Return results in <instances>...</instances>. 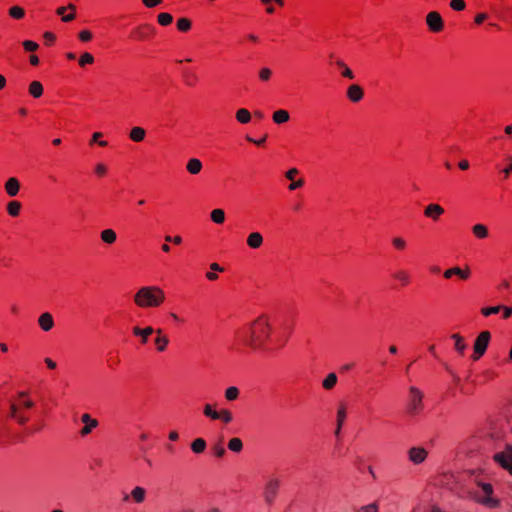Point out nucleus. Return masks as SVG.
I'll return each mask as SVG.
<instances>
[{
    "mask_svg": "<svg viewBox=\"0 0 512 512\" xmlns=\"http://www.w3.org/2000/svg\"><path fill=\"white\" fill-rule=\"evenodd\" d=\"M270 335V325L265 317L255 320L247 331H239L237 337L251 348H259Z\"/></svg>",
    "mask_w": 512,
    "mask_h": 512,
    "instance_id": "f257e3e1",
    "label": "nucleus"
},
{
    "mask_svg": "<svg viewBox=\"0 0 512 512\" xmlns=\"http://www.w3.org/2000/svg\"><path fill=\"white\" fill-rule=\"evenodd\" d=\"M165 301V293L158 286H143L134 295V303L139 308L159 307Z\"/></svg>",
    "mask_w": 512,
    "mask_h": 512,
    "instance_id": "f03ea898",
    "label": "nucleus"
},
{
    "mask_svg": "<svg viewBox=\"0 0 512 512\" xmlns=\"http://www.w3.org/2000/svg\"><path fill=\"white\" fill-rule=\"evenodd\" d=\"M462 493L473 499L476 503L480 502L477 487L480 486V475L476 470H467L461 476Z\"/></svg>",
    "mask_w": 512,
    "mask_h": 512,
    "instance_id": "7ed1b4c3",
    "label": "nucleus"
},
{
    "mask_svg": "<svg viewBox=\"0 0 512 512\" xmlns=\"http://www.w3.org/2000/svg\"><path fill=\"white\" fill-rule=\"evenodd\" d=\"M424 409V393L416 386L408 388L407 413L416 416Z\"/></svg>",
    "mask_w": 512,
    "mask_h": 512,
    "instance_id": "20e7f679",
    "label": "nucleus"
},
{
    "mask_svg": "<svg viewBox=\"0 0 512 512\" xmlns=\"http://www.w3.org/2000/svg\"><path fill=\"white\" fill-rule=\"evenodd\" d=\"M34 402L31 399L23 401H11L9 405L8 416L14 419L19 425H25L29 421V417L20 416V409L22 408H33Z\"/></svg>",
    "mask_w": 512,
    "mask_h": 512,
    "instance_id": "39448f33",
    "label": "nucleus"
},
{
    "mask_svg": "<svg viewBox=\"0 0 512 512\" xmlns=\"http://www.w3.org/2000/svg\"><path fill=\"white\" fill-rule=\"evenodd\" d=\"M493 459L512 475V445H508L504 451L496 453Z\"/></svg>",
    "mask_w": 512,
    "mask_h": 512,
    "instance_id": "423d86ee",
    "label": "nucleus"
},
{
    "mask_svg": "<svg viewBox=\"0 0 512 512\" xmlns=\"http://www.w3.org/2000/svg\"><path fill=\"white\" fill-rule=\"evenodd\" d=\"M499 505L500 499L493 495L492 485L482 483V506L494 509L497 508Z\"/></svg>",
    "mask_w": 512,
    "mask_h": 512,
    "instance_id": "0eeeda50",
    "label": "nucleus"
},
{
    "mask_svg": "<svg viewBox=\"0 0 512 512\" xmlns=\"http://www.w3.org/2000/svg\"><path fill=\"white\" fill-rule=\"evenodd\" d=\"M407 457L412 464L421 465L428 457V450L422 446H412L407 451Z\"/></svg>",
    "mask_w": 512,
    "mask_h": 512,
    "instance_id": "6e6552de",
    "label": "nucleus"
},
{
    "mask_svg": "<svg viewBox=\"0 0 512 512\" xmlns=\"http://www.w3.org/2000/svg\"><path fill=\"white\" fill-rule=\"evenodd\" d=\"M280 487V480L276 477H270L264 487V499L266 503L272 504L276 498L278 489Z\"/></svg>",
    "mask_w": 512,
    "mask_h": 512,
    "instance_id": "1a4fd4ad",
    "label": "nucleus"
},
{
    "mask_svg": "<svg viewBox=\"0 0 512 512\" xmlns=\"http://www.w3.org/2000/svg\"><path fill=\"white\" fill-rule=\"evenodd\" d=\"M426 23L432 32H440L444 27L442 17L436 11H432L427 14Z\"/></svg>",
    "mask_w": 512,
    "mask_h": 512,
    "instance_id": "9d476101",
    "label": "nucleus"
},
{
    "mask_svg": "<svg viewBox=\"0 0 512 512\" xmlns=\"http://www.w3.org/2000/svg\"><path fill=\"white\" fill-rule=\"evenodd\" d=\"M155 33V28L149 24H142L134 28L131 37L137 40H146Z\"/></svg>",
    "mask_w": 512,
    "mask_h": 512,
    "instance_id": "9b49d317",
    "label": "nucleus"
},
{
    "mask_svg": "<svg viewBox=\"0 0 512 512\" xmlns=\"http://www.w3.org/2000/svg\"><path fill=\"white\" fill-rule=\"evenodd\" d=\"M346 95L351 102L357 103L363 99L364 90L360 85L352 84L347 88Z\"/></svg>",
    "mask_w": 512,
    "mask_h": 512,
    "instance_id": "f8f14e48",
    "label": "nucleus"
},
{
    "mask_svg": "<svg viewBox=\"0 0 512 512\" xmlns=\"http://www.w3.org/2000/svg\"><path fill=\"white\" fill-rule=\"evenodd\" d=\"M81 421L85 424V426L81 429V436H86L91 431L98 426V421L93 419L89 414L85 413L81 416Z\"/></svg>",
    "mask_w": 512,
    "mask_h": 512,
    "instance_id": "ddd939ff",
    "label": "nucleus"
},
{
    "mask_svg": "<svg viewBox=\"0 0 512 512\" xmlns=\"http://www.w3.org/2000/svg\"><path fill=\"white\" fill-rule=\"evenodd\" d=\"M38 324L44 332L50 331L54 327V319L51 313L44 312L38 318Z\"/></svg>",
    "mask_w": 512,
    "mask_h": 512,
    "instance_id": "4468645a",
    "label": "nucleus"
},
{
    "mask_svg": "<svg viewBox=\"0 0 512 512\" xmlns=\"http://www.w3.org/2000/svg\"><path fill=\"white\" fill-rule=\"evenodd\" d=\"M443 213L444 209L438 204H429L424 210V215L435 221L438 220Z\"/></svg>",
    "mask_w": 512,
    "mask_h": 512,
    "instance_id": "2eb2a0df",
    "label": "nucleus"
},
{
    "mask_svg": "<svg viewBox=\"0 0 512 512\" xmlns=\"http://www.w3.org/2000/svg\"><path fill=\"white\" fill-rule=\"evenodd\" d=\"M19 190H20V182L18 181L17 178L11 177L6 181L5 191L9 196H11V197L16 196L18 194Z\"/></svg>",
    "mask_w": 512,
    "mask_h": 512,
    "instance_id": "dca6fc26",
    "label": "nucleus"
},
{
    "mask_svg": "<svg viewBox=\"0 0 512 512\" xmlns=\"http://www.w3.org/2000/svg\"><path fill=\"white\" fill-rule=\"evenodd\" d=\"M246 241L251 249H258L262 246L264 239L260 232H252L248 235Z\"/></svg>",
    "mask_w": 512,
    "mask_h": 512,
    "instance_id": "f3484780",
    "label": "nucleus"
},
{
    "mask_svg": "<svg viewBox=\"0 0 512 512\" xmlns=\"http://www.w3.org/2000/svg\"><path fill=\"white\" fill-rule=\"evenodd\" d=\"M132 331L135 336H138L141 338L142 344H146L148 341V337L151 334H153L155 330L151 326H148L146 328H140L138 326H135Z\"/></svg>",
    "mask_w": 512,
    "mask_h": 512,
    "instance_id": "a211bd4d",
    "label": "nucleus"
},
{
    "mask_svg": "<svg viewBox=\"0 0 512 512\" xmlns=\"http://www.w3.org/2000/svg\"><path fill=\"white\" fill-rule=\"evenodd\" d=\"M453 275H456L461 279H467L470 275V270H469V268H466L465 270H463L459 267H453V268L447 269L444 272V277L446 279L451 278Z\"/></svg>",
    "mask_w": 512,
    "mask_h": 512,
    "instance_id": "6ab92c4d",
    "label": "nucleus"
},
{
    "mask_svg": "<svg viewBox=\"0 0 512 512\" xmlns=\"http://www.w3.org/2000/svg\"><path fill=\"white\" fill-rule=\"evenodd\" d=\"M202 162L197 158H191L186 165L187 171L192 175H197L202 170Z\"/></svg>",
    "mask_w": 512,
    "mask_h": 512,
    "instance_id": "aec40b11",
    "label": "nucleus"
},
{
    "mask_svg": "<svg viewBox=\"0 0 512 512\" xmlns=\"http://www.w3.org/2000/svg\"><path fill=\"white\" fill-rule=\"evenodd\" d=\"M146 131L144 128L135 126L130 130L129 138L134 142H141L145 139Z\"/></svg>",
    "mask_w": 512,
    "mask_h": 512,
    "instance_id": "412c9836",
    "label": "nucleus"
},
{
    "mask_svg": "<svg viewBox=\"0 0 512 512\" xmlns=\"http://www.w3.org/2000/svg\"><path fill=\"white\" fill-rule=\"evenodd\" d=\"M451 338L454 340V348L460 354L463 355L464 351L467 348V344L464 342V339L459 334H452Z\"/></svg>",
    "mask_w": 512,
    "mask_h": 512,
    "instance_id": "4be33fe9",
    "label": "nucleus"
},
{
    "mask_svg": "<svg viewBox=\"0 0 512 512\" xmlns=\"http://www.w3.org/2000/svg\"><path fill=\"white\" fill-rule=\"evenodd\" d=\"M335 63L337 65V67L341 70V75L344 78H347L350 80L355 78L354 72L347 66L346 63H344V61L338 59Z\"/></svg>",
    "mask_w": 512,
    "mask_h": 512,
    "instance_id": "5701e85b",
    "label": "nucleus"
},
{
    "mask_svg": "<svg viewBox=\"0 0 512 512\" xmlns=\"http://www.w3.org/2000/svg\"><path fill=\"white\" fill-rule=\"evenodd\" d=\"M101 240L106 244H113L116 239L117 235L116 232L113 229H105L100 234Z\"/></svg>",
    "mask_w": 512,
    "mask_h": 512,
    "instance_id": "b1692460",
    "label": "nucleus"
},
{
    "mask_svg": "<svg viewBox=\"0 0 512 512\" xmlns=\"http://www.w3.org/2000/svg\"><path fill=\"white\" fill-rule=\"evenodd\" d=\"M290 119L288 111L280 109L273 113V121L276 124H283Z\"/></svg>",
    "mask_w": 512,
    "mask_h": 512,
    "instance_id": "393cba45",
    "label": "nucleus"
},
{
    "mask_svg": "<svg viewBox=\"0 0 512 512\" xmlns=\"http://www.w3.org/2000/svg\"><path fill=\"white\" fill-rule=\"evenodd\" d=\"M29 93L34 98H39L43 94V86L39 81H32L29 85Z\"/></svg>",
    "mask_w": 512,
    "mask_h": 512,
    "instance_id": "a878e982",
    "label": "nucleus"
},
{
    "mask_svg": "<svg viewBox=\"0 0 512 512\" xmlns=\"http://www.w3.org/2000/svg\"><path fill=\"white\" fill-rule=\"evenodd\" d=\"M205 449L206 441L203 438H197L191 443V450L196 454L203 453Z\"/></svg>",
    "mask_w": 512,
    "mask_h": 512,
    "instance_id": "bb28decb",
    "label": "nucleus"
},
{
    "mask_svg": "<svg viewBox=\"0 0 512 512\" xmlns=\"http://www.w3.org/2000/svg\"><path fill=\"white\" fill-rule=\"evenodd\" d=\"M347 416V408L344 403H340L338 410H337V416H336V424L338 426H343L345 419Z\"/></svg>",
    "mask_w": 512,
    "mask_h": 512,
    "instance_id": "cd10ccee",
    "label": "nucleus"
},
{
    "mask_svg": "<svg viewBox=\"0 0 512 512\" xmlns=\"http://www.w3.org/2000/svg\"><path fill=\"white\" fill-rule=\"evenodd\" d=\"M146 491L144 488L137 486L132 489L131 496L136 503H142L145 500Z\"/></svg>",
    "mask_w": 512,
    "mask_h": 512,
    "instance_id": "c85d7f7f",
    "label": "nucleus"
},
{
    "mask_svg": "<svg viewBox=\"0 0 512 512\" xmlns=\"http://www.w3.org/2000/svg\"><path fill=\"white\" fill-rule=\"evenodd\" d=\"M156 333L158 334V337L155 339V344L157 345V350L162 352L166 349V346L169 343V340L167 337L161 336V333H162L161 329L156 330Z\"/></svg>",
    "mask_w": 512,
    "mask_h": 512,
    "instance_id": "c756f323",
    "label": "nucleus"
},
{
    "mask_svg": "<svg viewBox=\"0 0 512 512\" xmlns=\"http://www.w3.org/2000/svg\"><path fill=\"white\" fill-rule=\"evenodd\" d=\"M236 119L241 124H247L251 120V114H250V112L247 109L241 108V109H238L237 112H236Z\"/></svg>",
    "mask_w": 512,
    "mask_h": 512,
    "instance_id": "7c9ffc66",
    "label": "nucleus"
},
{
    "mask_svg": "<svg viewBox=\"0 0 512 512\" xmlns=\"http://www.w3.org/2000/svg\"><path fill=\"white\" fill-rule=\"evenodd\" d=\"M337 375L335 373H329L327 377L323 380L322 386L326 390H331L337 383Z\"/></svg>",
    "mask_w": 512,
    "mask_h": 512,
    "instance_id": "2f4dec72",
    "label": "nucleus"
},
{
    "mask_svg": "<svg viewBox=\"0 0 512 512\" xmlns=\"http://www.w3.org/2000/svg\"><path fill=\"white\" fill-rule=\"evenodd\" d=\"M210 217L214 223L222 224L225 221V212L220 208L214 209L211 211Z\"/></svg>",
    "mask_w": 512,
    "mask_h": 512,
    "instance_id": "473e14b6",
    "label": "nucleus"
},
{
    "mask_svg": "<svg viewBox=\"0 0 512 512\" xmlns=\"http://www.w3.org/2000/svg\"><path fill=\"white\" fill-rule=\"evenodd\" d=\"M21 210V203L18 201H11L7 204V212L10 216L16 217L19 215Z\"/></svg>",
    "mask_w": 512,
    "mask_h": 512,
    "instance_id": "72a5a7b5",
    "label": "nucleus"
},
{
    "mask_svg": "<svg viewBox=\"0 0 512 512\" xmlns=\"http://www.w3.org/2000/svg\"><path fill=\"white\" fill-rule=\"evenodd\" d=\"M228 449L233 452H240L243 449V442L240 438H232L228 442Z\"/></svg>",
    "mask_w": 512,
    "mask_h": 512,
    "instance_id": "f704fd0d",
    "label": "nucleus"
},
{
    "mask_svg": "<svg viewBox=\"0 0 512 512\" xmlns=\"http://www.w3.org/2000/svg\"><path fill=\"white\" fill-rule=\"evenodd\" d=\"M191 26V20L186 17L179 18L177 21V28L181 32L189 31L191 29Z\"/></svg>",
    "mask_w": 512,
    "mask_h": 512,
    "instance_id": "c9c22d12",
    "label": "nucleus"
},
{
    "mask_svg": "<svg viewBox=\"0 0 512 512\" xmlns=\"http://www.w3.org/2000/svg\"><path fill=\"white\" fill-rule=\"evenodd\" d=\"M9 15L14 19H22L25 16V10L20 6H12L9 9Z\"/></svg>",
    "mask_w": 512,
    "mask_h": 512,
    "instance_id": "e433bc0d",
    "label": "nucleus"
},
{
    "mask_svg": "<svg viewBox=\"0 0 512 512\" xmlns=\"http://www.w3.org/2000/svg\"><path fill=\"white\" fill-rule=\"evenodd\" d=\"M239 389L235 386H231V387H228L226 390H225V398L228 400V401H234L238 398L239 396Z\"/></svg>",
    "mask_w": 512,
    "mask_h": 512,
    "instance_id": "4c0bfd02",
    "label": "nucleus"
},
{
    "mask_svg": "<svg viewBox=\"0 0 512 512\" xmlns=\"http://www.w3.org/2000/svg\"><path fill=\"white\" fill-rule=\"evenodd\" d=\"M157 20H158V23L162 26H167L169 24L172 23L173 21V16L169 13H160L158 16H157Z\"/></svg>",
    "mask_w": 512,
    "mask_h": 512,
    "instance_id": "58836bf2",
    "label": "nucleus"
},
{
    "mask_svg": "<svg viewBox=\"0 0 512 512\" xmlns=\"http://www.w3.org/2000/svg\"><path fill=\"white\" fill-rule=\"evenodd\" d=\"M203 413L212 420H218V411L214 410L210 404L204 406Z\"/></svg>",
    "mask_w": 512,
    "mask_h": 512,
    "instance_id": "ea45409f",
    "label": "nucleus"
},
{
    "mask_svg": "<svg viewBox=\"0 0 512 512\" xmlns=\"http://www.w3.org/2000/svg\"><path fill=\"white\" fill-rule=\"evenodd\" d=\"M356 512H379V506L377 502H373L359 507Z\"/></svg>",
    "mask_w": 512,
    "mask_h": 512,
    "instance_id": "a19ab883",
    "label": "nucleus"
},
{
    "mask_svg": "<svg viewBox=\"0 0 512 512\" xmlns=\"http://www.w3.org/2000/svg\"><path fill=\"white\" fill-rule=\"evenodd\" d=\"M393 277L397 280H399L400 282H402L404 285L408 284L409 283V275L406 271L404 270H399V271H396L394 274H393Z\"/></svg>",
    "mask_w": 512,
    "mask_h": 512,
    "instance_id": "79ce46f5",
    "label": "nucleus"
},
{
    "mask_svg": "<svg viewBox=\"0 0 512 512\" xmlns=\"http://www.w3.org/2000/svg\"><path fill=\"white\" fill-rule=\"evenodd\" d=\"M232 419V413L229 410L222 409L218 412V420H222L224 423H230Z\"/></svg>",
    "mask_w": 512,
    "mask_h": 512,
    "instance_id": "37998d69",
    "label": "nucleus"
},
{
    "mask_svg": "<svg viewBox=\"0 0 512 512\" xmlns=\"http://www.w3.org/2000/svg\"><path fill=\"white\" fill-rule=\"evenodd\" d=\"M93 62H94V57L92 54H90L88 52L82 54V56L79 59V65L82 67L85 66L86 64H92Z\"/></svg>",
    "mask_w": 512,
    "mask_h": 512,
    "instance_id": "c03bdc74",
    "label": "nucleus"
},
{
    "mask_svg": "<svg viewBox=\"0 0 512 512\" xmlns=\"http://www.w3.org/2000/svg\"><path fill=\"white\" fill-rule=\"evenodd\" d=\"M450 7L455 11H463L466 7L464 0H451Z\"/></svg>",
    "mask_w": 512,
    "mask_h": 512,
    "instance_id": "a18cd8bd",
    "label": "nucleus"
},
{
    "mask_svg": "<svg viewBox=\"0 0 512 512\" xmlns=\"http://www.w3.org/2000/svg\"><path fill=\"white\" fill-rule=\"evenodd\" d=\"M473 348H474V353L472 355V359L474 361H476L480 358V334L475 338Z\"/></svg>",
    "mask_w": 512,
    "mask_h": 512,
    "instance_id": "49530a36",
    "label": "nucleus"
},
{
    "mask_svg": "<svg viewBox=\"0 0 512 512\" xmlns=\"http://www.w3.org/2000/svg\"><path fill=\"white\" fill-rule=\"evenodd\" d=\"M392 245L398 250H403L406 247V241L401 237H394Z\"/></svg>",
    "mask_w": 512,
    "mask_h": 512,
    "instance_id": "de8ad7c7",
    "label": "nucleus"
},
{
    "mask_svg": "<svg viewBox=\"0 0 512 512\" xmlns=\"http://www.w3.org/2000/svg\"><path fill=\"white\" fill-rule=\"evenodd\" d=\"M501 309H502L501 305L485 308V309H482V315L489 316L492 314H497L499 311H501Z\"/></svg>",
    "mask_w": 512,
    "mask_h": 512,
    "instance_id": "09e8293b",
    "label": "nucleus"
},
{
    "mask_svg": "<svg viewBox=\"0 0 512 512\" xmlns=\"http://www.w3.org/2000/svg\"><path fill=\"white\" fill-rule=\"evenodd\" d=\"M490 340V333L488 331H482V355L485 353L488 343Z\"/></svg>",
    "mask_w": 512,
    "mask_h": 512,
    "instance_id": "8fccbe9b",
    "label": "nucleus"
},
{
    "mask_svg": "<svg viewBox=\"0 0 512 512\" xmlns=\"http://www.w3.org/2000/svg\"><path fill=\"white\" fill-rule=\"evenodd\" d=\"M272 75V71L271 69L269 68H262L260 71H259V78L262 80V81H268L270 79Z\"/></svg>",
    "mask_w": 512,
    "mask_h": 512,
    "instance_id": "3c124183",
    "label": "nucleus"
},
{
    "mask_svg": "<svg viewBox=\"0 0 512 512\" xmlns=\"http://www.w3.org/2000/svg\"><path fill=\"white\" fill-rule=\"evenodd\" d=\"M23 47L26 51H36L39 45L31 40H26L23 42Z\"/></svg>",
    "mask_w": 512,
    "mask_h": 512,
    "instance_id": "603ef678",
    "label": "nucleus"
},
{
    "mask_svg": "<svg viewBox=\"0 0 512 512\" xmlns=\"http://www.w3.org/2000/svg\"><path fill=\"white\" fill-rule=\"evenodd\" d=\"M213 452L216 457L221 458L225 455L226 450L221 444H216L213 446Z\"/></svg>",
    "mask_w": 512,
    "mask_h": 512,
    "instance_id": "864d4df0",
    "label": "nucleus"
},
{
    "mask_svg": "<svg viewBox=\"0 0 512 512\" xmlns=\"http://www.w3.org/2000/svg\"><path fill=\"white\" fill-rule=\"evenodd\" d=\"M67 9H69L71 11H75L76 10V6L74 4H72V3H70V4H68L67 7L62 6V7L57 8L56 13H57V15L63 17V16H65V11Z\"/></svg>",
    "mask_w": 512,
    "mask_h": 512,
    "instance_id": "5fc2aeb1",
    "label": "nucleus"
},
{
    "mask_svg": "<svg viewBox=\"0 0 512 512\" xmlns=\"http://www.w3.org/2000/svg\"><path fill=\"white\" fill-rule=\"evenodd\" d=\"M79 39L84 42L90 41L92 39V33L89 30H82L79 33Z\"/></svg>",
    "mask_w": 512,
    "mask_h": 512,
    "instance_id": "6e6d98bb",
    "label": "nucleus"
},
{
    "mask_svg": "<svg viewBox=\"0 0 512 512\" xmlns=\"http://www.w3.org/2000/svg\"><path fill=\"white\" fill-rule=\"evenodd\" d=\"M142 3L147 8H153V7L160 5L162 3V0H142Z\"/></svg>",
    "mask_w": 512,
    "mask_h": 512,
    "instance_id": "4d7b16f0",
    "label": "nucleus"
},
{
    "mask_svg": "<svg viewBox=\"0 0 512 512\" xmlns=\"http://www.w3.org/2000/svg\"><path fill=\"white\" fill-rule=\"evenodd\" d=\"M304 185V180L303 179H299L297 181H293L291 182V184L289 185V190L293 191V190H296L300 187H302Z\"/></svg>",
    "mask_w": 512,
    "mask_h": 512,
    "instance_id": "13d9d810",
    "label": "nucleus"
},
{
    "mask_svg": "<svg viewBox=\"0 0 512 512\" xmlns=\"http://www.w3.org/2000/svg\"><path fill=\"white\" fill-rule=\"evenodd\" d=\"M165 241L166 242H173L174 244H181L182 243V237L181 236H174V237H171L169 235L165 236Z\"/></svg>",
    "mask_w": 512,
    "mask_h": 512,
    "instance_id": "bf43d9fd",
    "label": "nucleus"
},
{
    "mask_svg": "<svg viewBox=\"0 0 512 512\" xmlns=\"http://www.w3.org/2000/svg\"><path fill=\"white\" fill-rule=\"evenodd\" d=\"M299 173L298 169L296 168H291L289 169L286 173H285V177L289 180H293L294 177Z\"/></svg>",
    "mask_w": 512,
    "mask_h": 512,
    "instance_id": "052dcab7",
    "label": "nucleus"
},
{
    "mask_svg": "<svg viewBox=\"0 0 512 512\" xmlns=\"http://www.w3.org/2000/svg\"><path fill=\"white\" fill-rule=\"evenodd\" d=\"M107 171V168L104 164H97L96 167H95V172L96 174H98L99 176H103L105 175Z\"/></svg>",
    "mask_w": 512,
    "mask_h": 512,
    "instance_id": "680f3d73",
    "label": "nucleus"
},
{
    "mask_svg": "<svg viewBox=\"0 0 512 512\" xmlns=\"http://www.w3.org/2000/svg\"><path fill=\"white\" fill-rule=\"evenodd\" d=\"M503 310V318L507 319L512 315V307L509 306H502Z\"/></svg>",
    "mask_w": 512,
    "mask_h": 512,
    "instance_id": "e2e57ef3",
    "label": "nucleus"
},
{
    "mask_svg": "<svg viewBox=\"0 0 512 512\" xmlns=\"http://www.w3.org/2000/svg\"><path fill=\"white\" fill-rule=\"evenodd\" d=\"M266 137L267 136H264L262 139L255 140V139L251 138L250 136H246V140L249 142H252L256 145H262L266 141Z\"/></svg>",
    "mask_w": 512,
    "mask_h": 512,
    "instance_id": "0e129e2a",
    "label": "nucleus"
},
{
    "mask_svg": "<svg viewBox=\"0 0 512 512\" xmlns=\"http://www.w3.org/2000/svg\"><path fill=\"white\" fill-rule=\"evenodd\" d=\"M458 166L461 170H467L470 167V163L468 160L463 159L459 162Z\"/></svg>",
    "mask_w": 512,
    "mask_h": 512,
    "instance_id": "69168bd1",
    "label": "nucleus"
},
{
    "mask_svg": "<svg viewBox=\"0 0 512 512\" xmlns=\"http://www.w3.org/2000/svg\"><path fill=\"white\" fill-rule=\"evenodd\" d=\"M210 269H211V271H213L215 273L224 271L223 267H221L218 263H212L210 265Z\"/></svg>",
    "mask_w": 512,
    "mask_h": 512,
    "instance_id": "338daca9",
    "label": "nucleus"
},
{
    "mask_svg": "<svg viewBox=\"0 0 512 512\" xmlns=\"http://www.w3.org/2000/svg\"><path fill=\"white\" fill-rule=\"evenodd\" d=\"M206 278L210 281H215L218 279V275L217 273L213 272V271H210V272H207L206 273Z\"/></svg>",
    "mask_w": 512,
    "mask_h": 512,
    "instance_id": "774afa93",
    "label": "nucleus"
}]
</instances>
